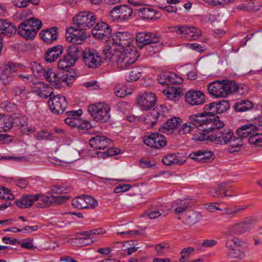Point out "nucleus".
I'll return each mask as SVG.
<instances>
[{"label":"nucleus","mask_w":262,"mask_h":262,"mask_svg":"<svg viewBox=\"0 0 262 262\" xmlns=\"http://www.w3.org/2000/svg\"><path fill=\"white\" fill-rule=\"evenodd\" d=\"M41 76H43L45 79L50 82L51 84L54 86L56 88H60L64 83L68 86H70L75 80V77L71 75L68 71H66L65 73L58 72L56 73L52 70L48 71L43 70Z\"/></svg>","instance_id":"nucleus-4"},{"label":"nucleus","mask_w":262,"mask_h":262,"mask_svg":"<svg viewBox=\"0 0 262 262\" xmlns=\"http://www.w3.org/2000/svg\"><path fill=\"white\" fill-rule=\"evenodd\" d=\"M136 41L139 47L141 48L150 43L159 42L160 40L159 36L146 32H140L136 35Z\"/></svg>","instance_id":"nucleus-13"},{"label":"nucleus","mask_w":262,"mask_h":262,"mask_svg":"<svg viewBox=\"0 0 262 262\" xmlns=\"http://www.w3.org/2000/svg\"><path fill=\"white\" fill-rule=\"evenodd\" d=\"M52 205H61L63 203L66 202L68 200L70 199V197L68 195H58V196H51Z\"/></svg>","instance_id":"nucleus-52"},{"label":"nucleus","mask_w":262,"mask_h":262,"mask_svg":"<svg viewBox=\"0 0 262 262\" xmlns=\"http://www.w3.org/2000/svg\"><path fill=\"white\" fill-rule=\"evenodd\" d=\"M248 225L246 222H241L232 225L228 228L226 234L228 235L241 234L248 230Z\"/></svg>","instance_id":"nucleus-25"},{"label":"nucleus","mask_w":262,"mask_h":262,"mask_svg":"<svg viewBox=\"0 0 262 262\" xmlns=\"http://www.w3.org/2000/svg\"><path fill=\"white\" fill-rule=\"evenodd\" d=\"M182 122V120L178 117H173L169 119L159 129V130L166 134H172L173 131L178 128Z\"/></svg>","instance_id":"nucleus-17"},{"label":"nucleus","mask_w":262,"mask_h":262,"mask_svg":"<svg viewBox=\"0 0 262 262\" xmlns=\"http://www.w3.org/2000/svg\"><path fill=\"white\" fill-rule=\"evenodd\" d=\"M3 194L2 196H1L3 200H12L14 198V195L10 193V190L5 187H2Z\"/></svg>","instance_id":"nucleus-62"},{"label":"nucleus","mask_w":262,"mask_h":262,"mask_svg":"<svg viewBox=\"0 0 262 262\" xmlns=\"http://www.w3.org/2000/svg\"><path fill=\"white\" fill-rule=\"evenodd\" d=\"M133 38V35L128 32H116L113 35V39L121 48L119 51L112 53V47H106L103 50L106 57L113 62H116L117 66L122 69L134 63L139 54L136 48L130 45Z\"/></svg>","instance_id":"nucleus-1"},{"label":"nucleus","mask_w":262,"mask_h":262,"mask_svg":"<svg viewBox=\"0 0 262 262\" xmlns=\"http://www.w3.org/2000/svg\"><path fill=\"white\" fill-rule=\"evenodd\" d=\"M72 204L74 207L79 209H86L87 205L85 203V195L83 194L75 198L72 201Z\"/></svg>","instance_id":"nucleus-36"},{"label":"nucleus","mask_w":262,"mask_h":262,"mask_svg":"<svg viewBox=\"0 0 262 262\" xmlns=\"http://www.w3.org/2000/svg\"><path fill=\"white\" fill-rule=\"evenodd\" d=\"M75 26L67 29V40L74 44L80 45L86 38L85 30L92 28L96 24V16L90 11H82L73 18Z\"/></svg>","instance_id":"nucleus-2"},{"label":"nucleus","mask_w":262,"mask_h":262,"mask_svg":"<svg viewBox=\"0 0 262 262\" xmlns=\"http://www.w3.org/2000/svg\"><path fill=\"white\" fill-rule=\"evenodd\" d=\"M69 242L71 245L77 247H83L86 245H89L93 243V241L91 240L89 242H86L84 241V238L81 237H77L71 239Z\"/></svg>","instance_id":"nucleus-51"},{"label":"nucleus","mask_w":262,"mask_h":262,"mask_svg":"<svg viewBox=\"0 0 262 262\" xmlns=\"http://www.w3.org/2000/svg\"><path fill=\"white\" fill-rule=\"evenodd\" d=\"M21 66L20 64H16L15 63H9L7 64L5 68V70L3 71V77L5 78L6 77V73H8V72L13 74L16 72L18 69L21 68Z\"/></svg>","instance_id":"nucleus-44"},{"label":"nucleus","mask_w":262,"mask_h":262,"mask_svg":"<svg viewBox=\"0 0 262 262\" xmlns=\"http://www.w3.org/2000/svg\"><path fill=\"white\" fill-rule=\"evenodd\" d=\"M216 189L217 190V192L220 193L221 198H223L224 196H229V195L227 194V188L226 187V183H222L219 184L216 188ZM230 196L231 195H230Z\"/></svg>","instance_id":"nucleus-59"},{"label":"nucleus","mask_w":262,"mask_h":262,"mask_svg":"<svg viewBox=\"0 0 262 262\" xmlns=\"http://www.w3.org/2000/svg\"><path fill=\"white\" fill-rule=\"evenodd\" d=\"M18 33L27 39H33L37 34L35 32L34 29L28 30L21 27H18Z\"/></svg>","instance_id":"nucleus-38"},{"label":"nucleus","mask_w":262,"mask_h":262,"mask_svg":"<svg viewBox=\"0 0 262 262\" xmlns=\"http://www.w3.org/2000/svg\"><path fill=\"white\" fill-rule=\"evenodd\" d=\"M30 69L34 75L41 76L44 68L39 63L32 62L30 63Z\"/></svg>","instance_id":"nucleus-47"},{"label":"nucleus","mask_w":262,"mask_h":262,"mask_svg":"<svg viewBox=\"0 0 262 262\" xmlns=\"http://www.w3.org/2000/svg\"><path fill=\"white\" fill-rule=\"evenodd\" d=\"M202 215L199 212L194 211L188 216L187 220V223L190 225H193L194 224L200 221Z\"/></svg>","instance_id":"nucleus-50"},{"label":"nucleus","mask_w":262,"mask_h":262,"mask_svg":"<svg viewBox=\"0 0 262 262\" xmlns=\"http://www.w3.org/2000/svg\"><path fill=\"white\" fill-rule=\"evenodd\" d=\"M145 46L146 50L148 51L149 55L152 56L161 51L162 45L159 41L155 43H148Z\"/></svg>","instance_id":"nucleus-37"},{"label":"nucleus","mask_w":262,"mask_h":262,"mask_svg":"<svg viewBox=\"0 0 262 262\" xmlns=\"http://www.w3.org/2000/svg\"><path fill=\"white\" fill-rule=\"evenodd\" d=\"M130 187L131 186L129 184H122L116 187L114 189V192L116 193L123 192L129 190Z\"/></svg>","instance_id":"nucleus-63"},{"label":"nucleus","mask_w":262,"mask_h":262,"mask_svg":"<svg viewBox=\"0 0 262 262\" xmlns=\"http://www.w3.org/2000/svg\"><path fill=\"white\" fill-rule=\"evenodd\" d=\"M137 101L142 110L147 111L155 105L156 98L151 92L145 93L138 96Z\"/></svg>","instance_id":"nucleus-12"},{"label":"nucleus","mask_w":262,"mask_h":262,"mask_svg":"<svg viewBox=\"0 0 262 262\" xmlns=\"http://www.w3.org/2000/svg\"><path fill=\"white\" fill-rule=\"evenodd\" d=\"M16 27L5 19H0V34L11 37L15 34Z\"/></svg>","instance_id":"nucleus-22"},{"label":"nucleus","mask_w":262,"mask_h":262,"mask_svg":"<svg viewBox=\"0 0 262 262\" xmlns=\"http://www.w3.org/2000/svg\"><path fill=\"white\" fill-rule=\"evenodd\" d=\"M82 57L85 65L89 68L96 69L101 65V58L95 50H85L83 52Z\"/></svg>","instance_id":"nucleus-9"},{"label":"nucleus","mask_w":262,"mask_h":262,"mask_svg":"<svg viewBox=\"0 0 262 262\" xmlns=\"http://www.w3.org/2000/svg\"><path fill=\"white\" fill-rule=\"evenodd\" d=\"M36 139L38 140H52L51 134L45 130H40L35 135Z\"/></svg>","instance_id":"nucleus-56"},{"label":"nucleus","mask_w":262,"mask_h":262,"mask_svg":"<svg viewBox=\"0 0 262 262\" xmlns=\"http://www.w3.org/2000/svg\"><path fill=\"white\" fill-rule=\"evenodd\" d=\"M166 108L162 105H158L154 107L148 114V116L157 121L158 118L163 117Z\"/></svg>","instance_id":"nucleus-34"},{"label":"nucleus","mask_w":262,"mask_h":262,"mask_svg":"<svg viewBox=\"0 0 262 262\" xmlns=\"http://www.w3.org/2000/svg\"><path fill=\"white\" fill-rule=\"evenodd\" d=\"M48 103L51 111L57 114L62 113L67 107L66 97L60 95L51 97Z\"/></svg>","instance_id":"nucleus-10"},{"label":"nucleus","mask_w":262,"mask_h":262,"mask_svg":"<svg viewBox=\"0 0 262 262\" xmlns=\"http://www.w3.org/2000/svg\"><path fill=\"white\" fill-rule=\"evenodd\" d=\"M112 140L103 136H97L89 140L90 145L96 149H104L110 147L112 145Z\"/></svg>","instance_id":"nucleus-15"},{"label":"nucleus","mask_w":262,"mask_h":262,"mask_svg":"<svg viewBox=\"0 0 262 262\" xmlns=\"http://www.w3.org/2000/svg\"><path fill=\"white\" fill-rule=\"evenodd\" d=\"M248 142L250 144L259 147L262 146V134H253L249 138Z\"/></svg>","instance_id":"nucleus-43"},{"label":"nucleus","mask_w":262,"mask_h":262,"mask_svg":"<svg viewBox=\"0 0 262 262\" xmlns=\"http://www.w3.org/2000/svg\"><path fill=\"white\" fill-rule=\"evenodd\" d=\"M213 156V154L210 151H198L191 154L190 157L192 159L199 162H206Z\"/></svg>","instance_id":"nucleus-29"},{"label":"nucleus","mask_w":262,"mask_h":262,"mask_svg":"<svg viewBox=\"0 0 262 262\" xmlns=\"http://www.w3.org/2000/svg\"><path fill=\"white\" fill-rule=\"evenodd\" d=\"M215 118L207 117L204 113H196L189 116V123L192 126L194 125V128H197L200 136L204 135L206 136L215 122Z\"/></svg>","instance_id":"nucleus-5"},{"label":"nucleus","mask_w":262,"mask_h":262,"mask_svg":"<svg viewBox=\"0 0 262 262\" xmlns=\"http://www.w3.org/2000/svg\"><path fill=\"white\" fill-rule=\"evenodd\" d=\"M224 123L221 121L219 116L215 118V122L206 136H198V141L210 140L216 142L219 144H226L233 138V133L229 129L224 128Z\"/></svg>","instance_id":"nucleus-3"},{"label":"nucleus","mask_w":262,"mask_h":262,"mask_svg":"<svg viewBox=\"0 0 262 262\" xmlns=\"http://www.w3.org/2000/svg\"><path fill=\"white\" fill-rule=\"evenodd\" d=\"M177 204L178 206L174 209L175 212L177 214H181L186 211L189 205L187 202L180 201H177Z\"/></svg>","instance_id":"nucleus-53"},{"label":"nucleus","mask_w":262,"mask_h":262,"mask_svg":"<svg viewBox=\"0 0 262 262\" xmlns=\"http://www.w3.org/2000/svg\"><path fill=\"white\" fill-rule=\"evenodd\" d=\"M85 199L86 205H87L86 209H94L98 206L97 200L91 195H85Z\"/></svg>","instance_id":"nucleus-54"},{"label":"nucleus","mask_w":262,"mask_h":262,"mask_svg":"<svg viewBox=\"0 0 262 262\" xmlns=\"http://www.w3.org/2000/svg\"><path fill=\"white\" fill-rule=\"evenodd\" d=\"M208 91L210 95L215 98L226 97V93L224 92L222 81H215L208 86Z\"/></svg>","instance_id":"nucleus-18"},{"label":"nucleus","mask_w":262,"mask_h":262,"mask_svg":"<svg viewBox=\"0 0 262 262\" xmlns=\"http://www.w3.org/2000/svg\"><path fill=\"white\" fill-rule=\"evenodd\" d=\"M12 126V118L8 115L0 114V132H6Z\"/></svg>","instance_id":"nucleus-27"},{"label":"nucleus","mask_w":262,"mask_h":262,"mask_svg":"<svg viewBox=\"0 0 262 262\" xmlns=\"http://www.w3.org/2000/svg\"><path fill=\"white\" fill-rule=\"evenodd\" d=\"M120 149L117 148H109L107 150L101 152L100 155L101 157L103 158H106L118 155L120 152Z\"/></svg>","instance_id":"nucleus-57"},{"label":"nucleus","mask_w":262,"mask_h":262,"mask_svg":"<svg viewBox=\"0 0 262 262\" xmlns=\"http://www.w3.org/2000/svg\"><path fill=\"white\" fill-rule=\"evenodd\" d=\"M155 136L154 133H147L143 137V142L146 145L154 148L155 142H154V137Z\"/></svg>","instance_id":"nucleus-55"},{"label":"nucleus","mask_w":262,"mask_h":262,"mask_svg":"<svg viewBox=\"0 0 262 262\" xmlns=\"http://www.w3.org/2000/svg\"><path fill=\"white\" fill-rule=\"evenodd\" d=\"M13 124H14L19 127L27 125V117L25 116L17 115L12 118Z\"/></svg>","instance_id":"nucleus-48"},{"label":"nucleus","mask_w":262,"mask_h":262,"mask_svg":"<svg viewBox=\"0 0 262 262\" xmlns=\"http://www.w3.org/2000/svg\"><path fill=\"white\" fill-rule=\"evenodd\" d=\"M193 128H194V125L192 126L190 123H186L180 128L178 133L180 135H185L190 133Z\"/></svg>","instance_id":"nucleus-58"},{"label":"nucleus","mask_w":262,"mask_h":262,"mask_svg":"<svg viewBox=\"0 0 262 262\" xmlns=\"http://www.w3.org/2000/svg\"><path fill=\"white\" fill-rule=\"evenodd\" d=\"M215 106V102L206 105L204 108V112L203 113H204V115L206 116L207 117L211 118H214V117H216L217 116H215L216 114Z\"/></svg>","instance_id":"nucleus-41"},{"label":"nucleus","mask_w":262,"mask_h":262,"mask_svg":"<svg viewBox=\"0 0 262 262\" xmlns=\"http://www.w3.org/2000/svg\"><path fill=\"white\" fill-rule=\"evenodd\" d=\"M36 197L33 195H23L20 199L15 201L16 205L21 208L30 207L35 201Z\"/></svg>","instance_id":"nucleus-30"},{"label":"nucleus","mask_w":262,"mask_h":262,"mask_svg":"<svg viewBox=\"0 0 262 262\" xmlns=\"http://www.w3.org/2000/svg\"><path fill=\"white\" fill-rule=\"evenodd\" d=\"M194 251V249L192 247H188L184 248L180 252L181 255V257L179 258L180 262H185L187 259L189 255Z\"/></svg>","instance_id":"nucleus-49"},{"label":"nucleus","mask_w":262,"mask_h":262,"mask_svg":"<svg viewBox=\"0 0 262 262\" xmlns=\"http://www.w3.org/2000/svg\"><path fill=\"white\" fill-rule=\"evenodd\" d=\"M92 32L95 38L107 41L111 36L112 30L108 24L101 22L96 24Z\"/></svg>","instance_id":"nucleus-11"},{"label":"nucleus","mask_w":262,"mask_h":262,"mask_svg":"<svg viewBox=\"0 0 262 262\" xmlns=\"http://www.w3.org/2000/svg\"><path fill=\"white\" fill-rule=\"evenodd\" d=\"M80 53L79 48L75 46H71L67 50L66 54L61 58L58 62V68L63 71H60L61 73H65L68 71L71 75H72L69 69L73 66L77 60Z\"/></svg>","instance_id":"nucleus-6"},{"label":"nucleus","mask_w":262,"mask_h":262,"mask_svg":"<svg viewBox=\"0 0 262 262\" xmlns=\"http://www.w3.org/2000/svg\"><path fill=\"white\" fill-rule=\"evenodd\" d=\"M227 256L231 258L242 260L245 258V252L239 249L231 248L229 249L227 253Z\"/></svg>","instance_id":"nucleus-35"},{"label":"nucleus","mask_w":262,"mask_h":262,"mask_svg":"<svg viewBox=\"0 0 262 262\" xmlns=\"http://www.w3.org/2000/svg\"><path fill=\"white\" fill-rule=\"evenodd\" d=\"M215 102V113L221 114L227 111L230 107L228 101L223 100Z\"/></svg>","instance_id":"nucleus-39"},{"label":"nucleus","mask_w":262,"mask_h":262,"mask_svg":"<svg viewBox=\"0 0 262 262\" xmlns=\"http://www.w3.org/2000/svg\"><path fill=\"white\" fill-rule=\"evenodd\" d=\"M57 28L54 27L46 30H42L40 33V35L45 42L52 43L57 39Z\"/></svg>","instance_id":"nucleus-24"},{"label":"nucleus","mask_w":262,"mask_h":262,"mask_svg":"<svg viewBox=\"0 0 262 262\" xmlns=\"http://www.w3.org/2000/svg\"><path fill=\"white\" fill-rule=\"evenodd\" d=\"M168 246H166L165 245H163L162 244L157 245L155 248L156 251L160 255L164 254L168 251Z\"/></svg>","instance_id":"nucleus-64"},{"label":"nucleus","mask_w":262,"mask_h":262,"mask_svg":"<svg viewBox=\"0 0 262 262\" xmlns=\"http://www.w3.org/2000/svg\"><path fill=\"white\" fill-rule=\"evenodd\" d=\"M224 92H225L226 97L229 94L237 92L242 94L244 93V86L237 84L234 81H222Z\"/></svg>","instance_id":"nucleus-19"},{"label":"nucleus","mask_w":262,"mask_h":262,"mask_svg":"<svg viewBox=\"0 0 262 262\" xmlns=\"http://www.w3.org/2000/svg\"><path fill=\"white\" fill-rule=\"evenodd\" d=\"M132 7L127 5L117 6L110 13L113 20H124L128 19L133 13Z\"/></svg>","instance_id":"nucleus-8"},{"label":"nucleus","mask_w":262,"mask_h":262,"mask_svg":"<svg viewBox=\"0 0 262 262\" xmlns=\"http://www.w3.org/2000/svg\"><path fill=\"white\" fill-rule=\"evenodd\" d=\"M230 142V145L229 149L230 150V152H234L238 151L240 150V147L242 146L243 143L241 139L237 138L235 139L234 137L232 138Z\"/></svg>","instance_id":"nucleus-42"},{"label":"nucleus","mask_w":262,"mask_h":262,"mask_svg":"<svg viewBox=\"0 0 262 262\" xmlns=\"http://www.w3.org/2000/svg\"><path fill=\"white\" fill-rule=\"evenodd\" d=\"M63 47L60 45L49 48L45 55V59L47 62H53L55 61L62 53Z\"/></svg>","instance_id":"nucleus-20"},{"label":"nucleus","mask_w":262,"mask_h":262,"mask_svg":"<svg viewBox=\"0 0 262 262\" xmlns=\"http://www.w3.org/2000/svg\"><path fill=\"white\" fill-rule=\"evenodd\" d=\"M141 76V72L139 69H133L129 73V79L130 81H135L139 79Z\"/></svg>","instance_id":"nucleus-61"},{"label":"nucleus","mask_w":262,"mask_h":262,"mask_svg":"<svg viewBox=\"0 0 262 262\" xmlns=\"http://www.w3.org/2000/svg\"><path fill=\"white\" fill-rule=\"evenodd\" d=\"M67 114L68 117L64 120L66 124L73 128H77L78 126H79L81 119L79 117L81 114V110L69 111L67 112Z\"/></svg>","instance_id":"nucleus-21"},{"label":"nucleus","mask_w":262,"mask_h":262,"mask_svg":"<svg viewBox=\"0 0 262 262\" xmlns=\"http://www.w3.org/2000/svg\"><path fill=\"white\" fill-rule=\"evenodd\" d=\"M186 160H180L174 154H168L165 156L162 159L164 164L168 166L180 165L184 164Z\"/></svg>","instance_id":"nucleus-28"},{"label":"nucleus","mask_w":262,"mask_h":262,"mask_svg":"<svg viewBox=\"0 0 262 262\" xmlns=\"http://www.w3.org/2000/svg\"><path fill=\"white\" fill-rule=\"evenodd\" d=\"M36 197L35 201L37 202L36 206L38 208H43L49 207L52 205L51 198L43 195H34Z\"/></svg>","instance_id":"nucleus-32"},{"label":"nucleus","mask_w":262,"mask_h":262,"mask_svg":"<svg viewBox=\"0 0 262 262\" xmlns=\"http://www.w3.org/2000/svg\"><path fill=\"white\" fill-rule=\"evenodd\" d=\"M154 134H155V136L154 137L155 144V146H154V148H160L162 147L165 146L166 144L165 137L158 133H154Z\"/></svg>","instance_id":"nucleus-40"},{"label":"nucleus","mask_w":262,"mask_h":262,"mask_svg":"<svg viewBox=\"0 0 262 262\" xmlns=\"http://www.w3.org/2000/svg\"><path fill=\"white\" fill-rule=\"evenodd\" d=\"M174 31L177 34L181 33L185 34L188 39L195 40L199 38L202 35L200 30L194 27H187L183 26H179Z\"/></svg>","instance_id":"nucleus-14"},{"label":"nucleus","mask_w":262,"mask_h":262,"mask_svg":"<svg viewBox=\"0 0 262 262\" xmlns=\"http://www.w3.org/2000/svg\"><path fill=\"white\" fill-rule=\"evenodd\" d=\"M26 22L28 23L29 27H31L33 29H34L35 32L37 33L38 31L40 29L42 26V23L40 20L34 17H31L26 19Z\"/></svg>","instance_id":"nucleus-45"},{"label":"nucleus","mask_w":262,"mask_h":262,"mask_svg":"<svg viewBox=\"0 0 262 262\" xmlns=\"http://www.w3.org/2000/svg\"><path fill=\"white\" fill-rule=\"evenodd\" d=\"M257 130V127L253 124H245L242 126L237 130L236 135L238 136V138L242 140L243 138L252 135L253 133Z\"/></svg>","instance_id":"nucleus-23"},{"label":"nucleus","mask_w":262,"mask_h":262,"mask_svg":"<svg viewBox=\"0 0 262 262\" xmlns=\"http://www.w3.org/2000/svg\"><path fill=\"white\" fill-rule=\"evenodd\" d=\"M31 3L34 5H37L39 3L38 0H13V5L18 8H25L27 7L29 3Z\"/></svg>","instance_id":"nucleus-46"},{"label":"nucleus","mask_w":262,"mask_h":262,"mask_svg":"<svg viewBox=\"0 0 262 262\" xmlns=\"http://www.w3.org/2000/svg\"><path fill=\"white\" fill-rule=\"evenodd\" d=\"M141 13V16L144 19H158L161 16V14L153 9L149 8H141L137 10Z\"/></svg>","instance_id":"nucleus-26"},{"label":"nucleus","mask_w":262,"mask_h":262,"mask_svg":"<svg viewBox=\"0 0 262 262\" xmlns=\"http://www.w3.org/2000/svg\"><path fill=\"white\" fill-rule=\"evenodd\" d=\"M185 100L191 105H198L205 102V95L201 91H189L185 95Z\"/></svg>","instance_id":"nucleus-16"},{"label":"nucleus","mask_w":262,"mask_h":262,"mask_svg":"<svg viewBox=\"0 0 262 262\" xmlns=\"http://www.w3.org/2000/svg\"><path fill=\"white\" fill-rule=\"evenodd\" d=\"M91 128V125L89 122L81 119V122L79 123V126H78L77 128L79 132H83L85 133Z\"/></svg>","instance_id":"nucleus-60"},{"label":"nucleus","mask_w":262,"mask_h":262,"mask_svg":"<svg viewBox=\"0 0 262 262\" xmlns=\"http://www.w3.org/2000/svg\"><path fill=\"white\" fill-rule=\"evenodd\" d=\"M88 111L96 122L104 123L108 121L111 118L110 107L105 103L90 104L88 106Z\"/></svg>","instance_id":"nucleus-7"},{"label":"nucleus","mask_w":262,"mask_h":262,"mask_svg":"<svg viewBox=\"0 0 262 262\" xmlns=\"http://www.w3.org/2000/svg\"><path fill=\"white\" fill-rule=\"evenodd\" d=\"M163 93L166 95L169 100H176L181 97V90L179 88L171 87L163 91Z\"/></svg>","instance_id":"nucleus-33"},{"label":"nucleus","mask_w":262,"mask_h":262,"mask_svg":"<svg viewBox=\"0 0 262 262\" xmlns=\"http://www.w3.org/2000/svg\"><path fill=\"white\" fill-rule=\"evenodd\" d=\"M253 104L249 100H242L236 102L234 105L235 111L238 112H243L249 111L252 108Z\"/></svg>","instance_id":"nucleus-31"}]
</instances>
